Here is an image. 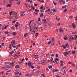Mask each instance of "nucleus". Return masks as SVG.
<instances>
[{"instance_id": "obj_1", "label": "nucleus", "mask_w": 77, "mask_h": 77, "mask_svg": "<svg viewBox=\"0 0 77 77\" xmlns=\"http://www.w3.org/2000/svg\"><path fill=\"white\" fill-rule=\"evenodd\" d=\"M5 65L6 66V69H8L9 68V66L10 65V63H9L5 62Z\"/></svg>"}, {"instance_id": "obj_2", "label": "nucleus", "mask_w": 77, "mask_h": 77, "mask_svg": "<svg viewBox=\"0 0 77 77\" xmlns=\"http://www.w3.org/2000/svg\"><path fill=\"white\" fill-rule=\"evenodd\" d=\"M45 63H46V62L45 60L41 61L39 62V64H42V65H44Z\"/></svg>"}, {"instance_id": "obj_3", "label": "nucleus", "mask_w": 77, "mask_h": 77, "mask_svg": "<svg viewBox=\"0 0 77 77\" xmlns=\"http://www.w3.org/2000/svg\"><path fill=\"white\" fill-rule=\"evenodd\" d=\"M62 47H63V48H66V47H69V46L68 45V43H66V44L65 45H63Z\"/></svg>"}, {"instance_id": "obj_4", "label": "nucleus", "mask_w": 77, "mask_h": 77, "mask_svg": "<svg viewBox=\"0 0 77 77\" xmlns=\"http://www.w3.org/2000/svg\"><path fill=\"white\" fill-rule=\"evenodd\" d=\"M64 37V39L65 40H67L69 38V35H65Z\"/></svg>"}, {"instance_id": "obj_5", "label": "nucleus", "mask_w": 77, "mask_h": 77, "mask_svg": "<svg viewBox=\"0 0 77 77\" xmlns=\"http://www.w3.org/2000/svg\"><path fill=\"white\" fill-rule=\"evenodd\" d=\"M13 42H11V45H14V44H15V40H13Z\"/></svg>"}, {"instance_id": "obj_6", "label": "nucleus", "mask_w": 77, "mask_h": 77, "mask_svg": "<svg viewBox=\"0 0 77 77\" xmlns=\"http://www.w3.org/2000/svg\"><path fill=\"white\" fill-rule=\"evenodd\" d=\"M35 25L34 23H32V30H34L35 29Z\"/></svg>"}, {"instance_id": "obj_7", "label": "nucleus", "mask_w": 77, "mask_h": 77, "mask_svg": "<svg viewBox=\"0 0 77 77\" xmlns=\"http://www.w3.org/2000/svg\"><path fill=\"white\" fill-rule=\"evenodd\" d=\"M15 50H16V49H14V51H12V52H10V55H11V54H13V53L14 52V51H15Z\"/></svg>"}, {"instance_id": "obj_8", "label": "nucleus", "mask_w": 77, "mask_h": 77, "mask_svg": "<svg viewBox=\"0 0 77 77\" xmlns=\"http://www.w3.org/2000/svg\"><path fill=\"white\" fill-rule=\"evenodd\" d=\"M31 64H32V62L30 61H29L28 63V64L29 66H30L31 65Z\"/></svg>"}, {"instance_id": "obj_9", "label": "nucleus", "mask_w": 77, "mask_h": 77, "mask_svg": "<svg viewBox=\"0 0 77 77\" xmlns=\"http://www.w3.org/2000/svg\"><path fill=\"white\" fill-rule=\"evenodd\" d=\"M50 40H51L52 42H54V38H53L51 37L50 38Z\"/></svg>"}, {"instance_id": "obj_10", "label": "nucleus", "mask_w": 77, "mask_h": 77, "mask_svg": "<svg viewBox=\"0 0 77 77\" xmlns=\"http://www.w3.org/2000/svg\"><path fill=\"white\" fill-rule=\"evenodd\" d=\"M59 31L61 32H63V30L62 29V28H60L59 29Z\"/></svg>"}, {"instance_id": "obj_11", "label": "nucleus", "mask_w": 77, "mask_h": 77, "mask_svg": "<svg viewBox=\"0 0 77 77\" xmlns=\"http://www.w3.org/2000/svg\"><path fill=\"white\" fill-rule=\"evenodd\" d=\"M10 63V66H11V68H12V66H14V64L13 63Z\"/></svg>"}, {"instance_id": "obj_12", "label": "nucleus", "mask_w": 77, "mask_h": 77, "mask_svg": "<svg viewBox=\"0 0 77 77\" xmlns=\"http://www.w3.org/2000/svg\"><path fill=\"white\" fill-rule=\"evenodd\" d=\"M15 68L16 69H18L19 68H20V66H19V65H16L15 66Z\"/></svg>"}, {"instance_id": "obj_13", "label": "nucleus", "mask_w": 77, "mask_h": 77, "mask_svg": "<svg viewBox=\"0 0 77 77\" xmlns=\"http://www.w3.org/2000/svg\"><path fill=\"white\" fill-rule=\"evenodd\" d=\"M72 26L73 27V28H75V25L74 23H72Z\"/></svg>"}, {"instance_id": "obj_14", "label": "nucleus", "mask_w": 77, "mask_h": 77, "mask_svg": "<svg viewBox=\"0 0 77 77\" xmlns=\"http://www.w3.org/2000/svg\"><path fill=\"white\" fill-rule=\"evenodd\" d=\"M58 71V69H54L53 71V72H57Z\"/></svg>"}, {"instance_id": "obj_15", "label": "nucleus", "mask_w": 77, "mask_h": 77, "mask_svg": "<svg viewBox=\"0 0 77 77\" xmlns=\"http://www.w3.org/2000/svg\"><path fill=\"white\" fill-rule=\"evenodd\" d=\"M48 68L49 69H50L51 68H53V66H51L50 65H49L48 66Z\"/></svg>"}, {"instance_id": "obj_16", "label": "nucleus", "mask_w": 77, "mask_h": 77, "mask_svg": "<svg viewBox=\"0 0 77 77\" xmlns=\"http://www.w3.org/2000/svg\"><path fill=\"white\" fill-rule=\"evenodd\" d=\"M35 59H38V55H35Z\"/></svg>"}, {"instance_id": "obj_17", "label": "nucleus", "mask_w": 77, "mask_h": 77, "mask_svg": "<svg viewBox=\"0 0 77 77\" xmlns=\"http://www.w3.org/2000/svg\"><path fill=\"white\" fill-rule=\"evenodd\" d=\"M35 33V31H32L31 32V34L32 35H34Z\"/></svg>"}, {"instance_id": "obj_18", "label": "nucleus", "mask_w": 77, "mask_h": 77, "mask_svg": "<svg viewBox=\"0 0 77 77\" xmlns=\"http://www.w3.org/2000/svg\"><path fill=\"white\" fill-rule=\"evenodd\" d=\"M52 11H53V12H57V11L55 10V9L54 8L53 9Z\"/></svg>"}, {"instance_id": "obj_19", "label": "nucleus", "mask_w": 77, "mask_h": 77, "mask_svg": "<svg viewBox=\"0 0 77 77\" xmlns=\"http://www.w3.org/2000/svg\"><path fill=\"white\" fill-rule=\"evenodd\" d=\"M32 76V75H30V76L28 75H26L25 76V77H31Z\"/></svg>"}, {"instance_id": "obj_20", "label": "nucleus", "mask_w": 77, "mask_h": 77, "mask_svg": "<svg viewBox=\"0 0 77 77\" xmlns=\"http://www.w3.org/2000/svg\"><path fill=\"white\" fill-rule=\"evenodd\" d=\"M16 75H17L18 74L20 73V72L18 71H16Z\"/></svg>"}, {"instance_id": "obj_21", "label": "nucleus", "mask_w": 77, "mask_h": 77, "mask_svg": "<svg viewBox=\"0 0 77 77\" xmlns=\"http://www.w3.org/2000/svg\"><path fill=\"white\" fill-rule=\"evenodd\" d=\"M6 66H4L3 67H2L1 68V69H4L5 68Z\"/></svg>"}, {"instance_id": "obj_22", "label": "nucleus", "mask_w": 77, "mask_h": 77, "mask_svg": "<svg viewBox=\"0 0 77 77\" xmlns=\"http://www.w3.org/2000/svg\"><path fill=\"white\" fill-rule=\"evenodd\" d=\"M73 37H74L75 39L76 40V38H77V35H73Z\"/></svg>"}, {"instance_id": "obj_23", "label": "nucleus", "mask_w": 77, "mask_h": 77, "mask_svg": "<svg viewBox=\"0 0 77 77\" xmlns=\"http://www.w3.org/2000/svg\"><path fill=\"white\" fill-rule=\"evenodd\" d=\"M35 11L36 12H39V10L37 9H35Z\"/></svg>"}, {"instance_id": "obj_24", "label": "nucleus", "mask_w": 77, "mask_h": 77, "mask_svg": "<svg viewBox=\"0 0 77 77\" xmlns=\"http://www.w3.org/2000/svg\"><path fill=\"white\" fill-rule=\"evenodd\" d=\"M53 3L55 6H56V5H57V3H55L54 1H53Z\"/></svg>"}, {"instance_id": "obj_25", "label": "nucleus", "mask_w": 77, "mask_h": 77, "mask_svg": "<svg viewBox=\"0 0 77 77\" xmlns=\"http://www.w3.org/2000/svg\"><path fill=\"white\" fill-rule=\"evenodd\" d=\"M17 33L15 32H14L13 33V35H14L15 36V35H16Z\"/></svg>"}, {"instance_id": "obj_26", "label": "nucleus", "mask_w": 77, "mask_h": 77, "mask_svg": "<svg viewBox=\"0 0 77 77\" xmlns=\"http://www.w3.org/2000/svg\"><path fill=\"white\" fill-rule=\"evenodd\" d=\"M72 36H71V37H69V41H71L72 39Z\"/></svg>"}, {"instance_id": "obj_27", "label": "nucleus", "mask_w": 77, "mask_h": 77, "mask_svg": "<svg viewBox=\"0 0 77 77\" xmlns=\"http://www.w3.org/2000/svg\"><path fill=\"white\" fill-rule=\"evenodd\" d=\"M43 13H41L40 14V17H43Z\"/></svg>"}, {"instance_id": "obj_28", "label": "nucleus", "mask_w": 77, "mask_h": 77, "mask_svg": "<svg viewBox=\"0 0 77 77\" xmlns=\"http://www.w3.org/2000/svg\"><path fill=\"white\" fill-rule=\"evenodd\" d=\"M42 20L43 21H45V22H46V21H47V20L45 19H43Z\"/></svg>"}, {"instance_id": "obj_29", "label": "nucleus", "mask_w": 77, "mask_h": 77, "mask_svg": "<svg viewBox=\"0 0 77 77\" xmlns=\"http://www.w3.org/2000/svg\"><path fill=\"white\" fill-rule=\"evenodd\" d=\"M51 41H49L48 42V45H50V44H51Z\"/></svg>"}, {"instance_id": "obj_30", "label": "nucleus", "mask_w": 77, "mask_h": 77, "mask_svg": "<svg viewBox=\"0 0 77 77\" xmlns=\"http://www.w3.org/2000/svg\"><path fill=\"white\" fill-rule=\"evenodd\" d=\"M64 53H69H69H70V51H67V52H64Z\"/></svg>"}, {"instance_id": "obj_31", "label": "nucleus", "mask_w": 77, "mask_h": 77, "mask_svg": "<svg viewBox=\"0 0 77 77\" xmlns=\"http://www.w3.org/2000/svg\"><path fill=\"white\" fill-rule=\"evenodd\" d=\"M27 35H28V33H26L24 35V36H25V37H26V36H27Z\"/></svg>"}, {"instance_id": "obj_32", "label": "nucleus", "mask_w": 77, "mask_h": 77, "mask_svg": "<svg viewBox=\"0 0 77 77\" xmlns=\"http://www.w3.org/2000/svg\"><path fill=\"white\" fill-rule=\"evenodd\" d=\"M31 68H32V69H33V68H35V66H31Z\"/></svg>"}, {"instance_id": "obj_33", "label": "nucleus", "mask_w": 77, "mask_h": 77, "mask_svg": "<svg viewBox=\"0 0 77 77\" xmlns=\"http://www.w3.org/2000/svg\"><path fill=\"white\" fill-rule=\"evenodd\" d=\"M67 11H68L67 9H65V10L63 11V12H66Z\"/></svg>"}, {"instance_id": "obj_34", "label": "nucleus", "mask_w": 77, "mask_h": 77, "mask_svg": "<svg viewBox=\"0 0 77 77\" xmlns=\"http://www.w3.org/2000/svg\"><path fill=\"white\" fill-rule=\"evenodd\" d=\"M21 3V2H17V4H18V5H20V3Z\"/></svg>"}, {"instance_id": "obj_35", "label": "nucleus", "mask_w": 77, "mask_h": 77, "mask_svg": "<svg viewBox=\"0 0 77 77\" xmlns=\"http://www.w3.org/2000/svg\"><path fill=\"white\" fill-rule=\"evenodd\" d=\"M7 6L8 7H11V5L10 4H8L7 5Z\"/></svg>"}, {"instance_id": "obj_36", "label": "nucleus", "mask_w": 77, "mask_h": 77, "mask_svg": "<svg viewBox=\"0 0 77 77\" xmlns=\"http://www.w3.org/2000/svg\"><path fill=\"white\" fill-rule=\"evenodd\" d=\"M5 34H8L9 33V32H5Z\"/></svg>"}, {"instance_id": "obj_37", "label": "nucleus", "mask_w": 77, "mask_h": 77, "mask_svg": "<svg viewBox=\"0 0 77 77\" xmlns=\"http://www.w3.org/2000/svg\"><path fill=\"white\" fill-rule=\"evenodd\" d=\"M24 5H25V6H26V7H28V6L27 5V4L26 3H25Z\"/></svg>"}, {"instance_id": "obj_38", "label": "nucleus", "mask_w": 77, "mask_h": 77, "mask_svg": "<svg viewBox=\"0 0 77 77\" xmlns=\"http://www.w3.org/2000/svg\"><path fill=\"white\" fill-rule=\"evenodd\" d=\"M46 69L47 71L48 72V71H49V69H48V68H46Z\"/></svg>"}, {"instance_id": "obj_39", "label": "nucleus", "mask_w": 77, "mask_h": 77, "mask_svg": "<svg viewBox=\"0 0 77 77\" xmlns=\"http://www.w3.org/2000/svg\"><path fill=\"white\" fill-rule=\"evenodd\" d=\"M63 72H64V74H66V70H64L63 71Z\"/></svg>"}, {"instance_id": "obj_40", "label": "nucleus", "mask_w": 77, "mask_h": 77, "mask_svg": "<svg viewBox=\"0 0 77 77\" xmlns=\"http://www.w3.org/2000/svg\"><path fill=\"white\" fill-rule=\"evenodd\" d=\"M63 55L65 56H67L66 53H65V54H64Z\"/></svg>"}, {"instance_id": "obj_41", "label": "nucleus", "mask_w": 77, "mask_h": 77, "mask_svg": "<svg viewBox=\"0 0 77 77\" xmlns=\"http://www.w3.org/2000/svg\"><path fill=\"white\" fill-rule=\"evenodd\" d=\"M40 2H41V3H44V1L43 0L41 1L40 0V1H39Z\"/></svg>"}, {"instance_id": "obj_42", "label": "nucleus", "mask_w": 77, "mask_h": 77, "mask_svg": "<svg viewBox=\"0 0 77 77\" xmlns=\"http://www.w3.org/2000/svg\"><path fill=\"white\" fill-rule=\"evenodd\" d=\"M12 14H13V12H12V11L11 12H10V15H12Z\"/></svg>"}, {"instance_id": "obj_43", "label": "nucleus", "mask_w": 77, "mask_h": 77, "mask_svg": "<svg viewBox=\"0 0 77 77\" xmlns=\"http://www.w3.org/2000/svg\"><path fill=\"white\" fill-rule=\"evenodd\" d=\"M50 56V54H47L46 55V56L47 57L48 56Z\"/></svg>"}, {"instance_id": "obj_44", "label": "nucleus", "mask_w": 77, "mask_h": 77, "mask_svg": "<svg viewBox=\"0 0 77 77\" xmlns=\"http://www.w3.org/2000/svg\"><path fill=\"white\" fill-rule=\"evenodd\" d=\"M40 8H41V9H43V8H44V6H41L40 7Z\"/></svg>"}, {"instance_id": "obj_45", "label": "nucleus", "mask_w": 77, "mask_h": 77, "mask_svg": "<svg viewBox=\"0 0 77 77\" xmlns=\"http://www.w3.org/2000/svg\"><path fill=\"white\" fill-rule=\"evenodd\" d=\"M38 21H40V17H39L38 18Z\"/></svg>"}, {"instance_id": "obj_46", "label": "nucleus", "mask_w": 77, "mask_h": 77, "mask_svg": "<svg viewBox=\"0 0 77 77\" xmlns=\"http://www.w3.org/2000/svg\"><path fill=\"white\" fill-rule=\"evenodd\" d=\"M37 68H38V69H39L40 68V66H37Z\"/></svg>"}, {"instance_id": "obj_47", "label": "nucleus", "mask_w": 77, "mask_h": 77, "mask_svg": "<svg viewBox=\"0 0 77 77\" xmlns=\"http://www.w3.org/2000/svg\"><path fill=\"white\" fill-rule=\"evenodd\" d=\"M56 57H59V55L58 54H57L56 56Z\"/></svg>"}, {"instance_id": "obj_48", "label": "nucleus", "mask_w": 77, "mask_h": 77, "mask_svg": "<svg viewBox=\"0 0 77 77\" xmlns=\"http://www.w3.org/2000/svg\"><path fill=\"white\" fill-rule=\"evenodd\" d=\"M36 36V37L38 36V33H36V34H35Z\"/></svg>"}, {"instance_id": "obj_49", "label": "nucleus", "mask_w": 77, "mask_h": 77, "mask_svg": "<svg viewBox=\"0 0 77 77\" xmlns=\"http://www.w3.org/2000/svg\"><path fill=\"white\" fill-rule=\"evenodd\" d=\"M34 13L35 15H38V13H35V12H34Z\"/></svg>"}, {"instance_id": "obj_50", "label": "nucleus", "mask_w": 77, "mask_h": 77, "mask_svg": "<svg viewBox=\"0 0 77 77\" xmlns=\"http://www.w3.org/2000/svg\"><path fill=\"white\" fill-rule=\"evenodd\" d=\"M25 59H26V61H27V60H28V58H25Z\"/></svg>"}, {"instance_id": "obj_51", "label": "nucleus", "mask_w": 77, "mask_h": 77, "mask_svg": "<svg viewBox=\"0 0 77 77\" xmlns=\"http://www.w3.org/2000/svg\"><path fill=\"white\" fill-rule=\"evenodd\" d=\"M15 26H16V27H18V25H17V24H15Z\"/></svg>"}, {"instance_id": "obj_52", "label": "nucleus", "mask_w": 77, "mask_h": 77, "mask_svg": "<svg viewBox=\"0 0 77 77\" xmlns=\"http://www.w3.org/2000/svg\"><path fill=\"white\" fill-rule=\"evenodd\" d=\"M8 27V26H5V27L4 29H6V28H7V27Z\"/></svg>"}, {"instance_id": "obj_53", "label": "nucleus", "mask_w": 77, "mask_h": 77, "mask_svg": "<svg viewBox=\"0 0 77 77\" xmlns=\"http://www.w3.org/2000/svg\"><path fill=\"white\" fill-rule=\"evenodd\" d=\"M40 74L42 75V74H44V73H43L42 72H40Z\"/></svg>"}, {"instance_id": "obj_54", "label": "nucleus", "mask_w": 77, "mask_h": 77, "mask_svg": "<svg viewBox=\"0 0 77 77\" xmlns=\"http://www.w3.org/2000/svg\"><path fill=\"white\" fill-rule=\"evenodd\" d=\"M72 53L73 54H75V51H72Z\"/></svg>"}, {"instance_id": "obj_55", "label": "nucleus", "mask_w": 77, "mask_h": 77, "mask_svg": "<svg viewBox=\"0 0 77 77\" xmlns=\"http://www.w3.org/2000/svg\"><path fill=\"white\" fill-rule=\"evenodd\" d=\"M41 75L42 76V77H45V75H44V74L42 75Z\"/></svg>"}, {"instance_id": "obj_56", "label": "nucleus", "mask_w": 77, "mask_h": 77, "mask_svg": "<svg viewBox=\"0 0 77 77\" xmlns=\"http://www.w3.org/2000/svg\"><path fill=\"white\" fill-rule=\"evenodd\" d=\"M63 0H60V3L62 2H63Z\"/></svg>"}, {"instance_id": "obj_57", "label": "nucleus", "mask_w": 77, "mask_h": 77, "mask_svg": "<svg viewBox=\"0 0 77 77\" xmlns=\"http://www.w3.org/2000/svg\"><path fill=\"white\" fill-rule=\"evenodd\" d=\"M26 1L27 2H29L30 1V0H26Z\"/></svg>"}, {"instance_id": "obj_58", "label": "nucleus", "mask_w": 77, "mask_h": 77, "mask_svg": "<svg viewBox=\"0 0 77 77\" xmlns=\"http://www.w3.org/2000/svg\"><path fill=\"white\" fill-rule=\"evenodd\" d=\"M15 61H14L13 62H12L11 63H13V64H14V63H15Z\"/></svg>"}, {"instance_id": "obj_59", "label": "nucleus", "mask_w": 77, "mask_h": 77, "mask_svg": "<svg viewBox=\"0 0 77 77\" xmlns=\"http://www.w3.org/2000/svg\"><path fill=\"white\" fill-rule=\"evenodd\" d=\"M13 23H15V21L14 20L12 21Z\"/></svg>"}, {"instance_id": "obj_60", "label": "nucleus", "mask_w": 77, "mask_h": 77, "mask_svg": "<svg viewBox=\"0 0 77 77\" xmlns=\"http://www.w3.org/2000/svg\"><path fill=\"white\" fill-rule=\"evenodd\" d=\"M13 14H14V15H16V14H17L15 13H13Z\"/></svg>"}, {"instance_id": "obj_61", "label": "nucleus", "mask_w": 77, "mask_h": 77, "mask_svg": "<svg viewBox=\"0 0 77 77\" xmlns=\"http://www.w3.org/2000/svg\"><path fill=\"white\" fill-rule=\"evenodd\" d=\"M72 33V34H76V32H73Z\"/></svg>"}, {"instance_id": "obj_62", "label": "nucleus", "mask_w": 77, "mask_h": 77, "mask_svg": "<svg viewBox=\"0 0 77 77\" xmlns=\"http://www.w3.org/2000/svg\"><path fill=\"white\" fill-rule=\"evenodd\" d=\"M40 12H41L42 13V12H44V11H42V10H41V11H40Z\"/></svg>"}, {"instance_id": "obj_63", "label": "nucleus", "mask_w": 77, "mask_h": 77, "mask_svg": "<svg viewBox=\"0 0 77 77\" xmlns=\"http://www.w3.org/2000/svg\"><path fill=\"white\" fill-rule=\"evenodd\" d=\"M63 4H65V1H63Z\"/></svg>"}, {"instance_id": "obj_64", "label": "nucleus", "mask_w": 77, "mask_h": 77, "mask_svg": "<svg viewBox=\"0 0 77 77\" xmlns=\"http://www.w3.org/2000/svg\"><path fill=\"white\" fill-rule=\"evenodd\" d=\"M13 48H16V46L14 45V46H13Z\"/></svg>"}]
</instances>
